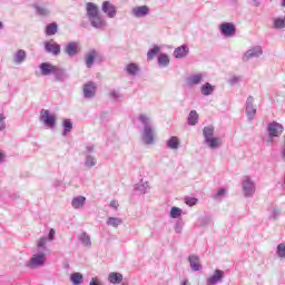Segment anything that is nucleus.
I'll list each match as a JSON object with an SVG mask.
<instances>
[{
	"instance_id": "f257e3e1",
	"label": "nucleus",
	"mask_w": 285,
	"mask_h": 285,
	"mask_svg": "<svg viewBox=\"0 0 285 285\" xmlns=\"http://www.w3.org/2000/svg\"><path fill=\"white\" fill-rule=\"evenodd\" d=\"M86 10H87V19L90 26L95 28V30H99L100 32H104V30H107L108 21L106 20V18L101 16V13H99V7H97V4L92 2H88L86 4Z\"/></svg>"
},
{
	"instance_id": "f03ea898",
	"label": "nucleus",
	"mask_w": 285,
	"mask_h": 285,
	"mask_svg": "<svg viewBox=\"0 0 285 285\" xmlns=\"http://www.w3.org/2000/svg\"><path fill=\"white\" fill-rule=\"evenodd\" d=\"M137 119L142 125V144H145L146 146H153V144H155V127H153L150 118L145 114H139Z\"/></svg>"
},
{
	"instance_id": "7ed1b4c3",
	"label": "nucleus",
	"mask_w": 285,
	"mask_h": 285,
	"mask_svg": "<svg viewBox=\"0 0 285 285\" xmlns=\"http://www.w3.org/2000/svg\"><path fill=\"white\" fill-rule=\"evenodd\" d=\"M204 142L210 150H217L222 146L219 138L215 137V127L213 125L203 128Z\"/></svg>"
},
{
	"instance_id": "20e7f679",
	"label": "nucleus",
	"mask_w": 285,
	"mask_h": 285,
	"mask_svg": "<svg viewBox=\"0 0 285 285\" xmlns=\"http://www.w3.org/2000/svg\"><path fill=\"white\" fill-rule=\"evenodd\" d=\"M266 132L268 144H273L275 139L282 137V134L284 132V125L277 121L268 122L266 127Z\"/></svg>"
},
{
	"instance_id": "39448f33",
	"label": "nucleus",
	"mask_w": 285,
	"mask_h": 285,
	"mask_svg": "<svg viewBox=\"0 0 285 285\" xmlns=\"http://www.w3.org/2000/svg\"><path fill=\"white\" fill-rule=\"evenodd\" d=\"M40 121L43 124L45 128L55 130V128H57V114L50 112L49 109H41Z\"/></svg>"
},
{
	"instance_id": "423d86ee",
	"label": "nucleus",
	"mask_w": 285,
	"mask_h": 285,
	"mask_svg": "<svg viewBox=\"0 0 285 285\" xmlns=\"http://www.w3.org/2000/svg\"><path fill=\"white\" fill-rule=\"evenodd\" d=\"M46 265V253L38 252L31 256V258L26 263L28 268H39V266Z\"/></svg>"
},
{
	"instance_id": "0eeeda50",
	"label": "nucleus",
	"mask_w": 285,
	"mask_h": 285,
	"mask_svg": "<svg viewBox=\"0 0 285 285\" xmlns=\"http://www.w3.org/2000/svg\"><path fill=\"white\" fill-rule=\"evenodd\" d=\"M255 181L250 176H245L243 179V195L244 197H253L255 195Z\"/></svg>"
},
{
	"instance_id": "6e6552de",
	"label": "nucleus",
	"mask_w": 285,
	"mask_h": 285,
	"mask_svg": "<svg viewBox=\"0 0 285 285\" xmlns=\"http://www.w3.org/2000/svg\"><path fill=\"white\" fill-rule=\"evenodd\" d=\"M131 17L135 19H146V17L150 16V7L144 6H136L130 11Z\"/></svg>"
},
{
	"instance_id": "1a4fd4ad",
	"label": "nucleus",
	"mask_w": 285,
	"mask_h": 285,
	"mask_svg": "<svg viewBox=\"0 0 285 285\" xmlns=\"http://www.w3.org/2000/svg\"><path fill=\"white\" fill-rule=\"evenodd\" d=\"M63 52L67 57H77L81 52V45L77 41H70L63 47Z\"/></svg>"
},
{
	"instance_id": "9d476101",
	"label": "nucleus",
	"mask_w": 285,
	"mask_h": 285,
	"mask_svg": "<svg viewBox=\"0 0 285 285\" xmlns=\"http://www.w3.org/2000/svg\"><path fill=\"white\" fill-rule=\"evenodd\" d=\"M262 55H264V50L261 46L252 47L244 53L243 61H250V59L262 57Z\"/></svg>"
},
{
	"instance_id": "9b49d317",
	"label": "nucleus",
	"mask_w": 285,
	"mask_h": 285,
	"mask_svg": "<svg viewBox=\"0 0 285 285\" xmlns=\"http://www.w3.org/2000/svg\"><path fill=\"white\" fill-rule=\"evenodd\" d=\"M45 50L49 55H53L55 57H59L61 55V46L57 43L55 40H49L45 42Z\"/></svg>"
},
{
	"instance_id": "f8f14e48",
	"label": "nucleus",
	"mask_w": 285,
	"mask_h": 285,
	"mask_svg": "<svg viewBox=\"0 0 285 285\" xmlns=\"http://www.w3.org/2000/svg\"><path fill=\"white\" fill-rule=\"evenodd\" d=\"M101 10L104 14L108 17V19H115L117 17V7L112 4L110 1H104Z\"/></svg>"
},
{
	"instance_id": "ddd939ff",
	"label": "nucleus",
	"mask_w": 285,
	"mask_h": 285,
	"mask_svg": "<svg viewBox=\"0 0 285 285\" xmlns=\"http://www.w3.org/2000/svg\"><path fill=\"white\" fill-rule=\"evenodd\" d=\"M219 30H220V33L223 35V37H227V38L235 37V35L237 32V28L232 22L222 23L219 27Z\"/></svg>"
},
{
	"instance_id": "4468645a",
	"label": "nucleus",
	"mask_w": 285,
	"mask_h": 285,
	"mask_svg": "<svg viewBox=\"0 0 285 285\" xmlns=\"http://www.w3.org/2000/svg\"><path fill=\"white\" fill-rule=\"evenodd\" d=\"M82 92L85 99H92L97 95V85L94 81H88L83 85Z\"/></svg>"
},
{
	"instance_id": "2eb2a0df",
	"label": "nucleus",
	"mask_w": 285,
	"mask_h": 285,
	"mask_svg": "<svg viewBox=\"0 0 285 285\" xmlns=\"http://www.w3.org/2000/svg\"><path fill=\"white\" fill-rule=\"evenodd\" d=\"M224 277H226V275L224 274V271L215 269L213 275L206 278V284L207 285L219 284V282H224Z\"/></svg>"
},
{
	"instance_id": "dca6fc26",
	"label": "nucleus",
	"mask_w": 285,
	"mask_h": 285,
	"mask_svg": "<svg viewBox=\"0 0 285 285\" xmlns=\"http://www.w3.org/2000/svg\"><path fill=\"white\" fill-rule=\"evenodd\" d=\"M202 81H204V73L202 72L190 75L185 79V82L189 88H194V86H199Z\"/></svg>"
},
{
	"instance_id": "f3484780",
	"label": "nucleus",
	"mask_w": 285,
	"mask_h": 285,
	"mask_svg": "<svg viewBox=\"0 0 285 285\" xmlns=\"http://www.w3.org/2000/svg\"><path fill=\"white\" fill-rule=\"evenodd\" d=\"M61 127H62L61 137H68V135L72 132V129L75 128V124L72 122V119L63 118Z\"/></svg>"
},
{
	"instance_id": "a211bd4d",
	"label": "nucleus",
	"mask_w": 285,
	"mask_h": 285,
	"mask_svg": "<svg viewBox=\"0 0 285 285\" xmlns=\"http://www.w3.org/2000/svg\"><path fill=\"white\" fill-rule=\"evenodd\" d=\"M187 262L189 263V266L194 273H198V271H202L203 266L197 255L195 254L189 255L187 258Z\"/></svg>"
},
{
	"instance_id": "6ab92c4d",
	"label": "nucleus",
	"mask_w": 285,
	"mask_h": 285,
	"mask_svg": "<svg viewBox=\"0 0 285 285\" xmlns=\"http://www.w3.org/2000/svg\"><path fill=\"white\" fill-rule=\"evenodd\" d=\"M39 68H40V75H42V77H48L50 75H53L57 66H55L50 62H42L39 65Z\"/></svg>"
},
{
	"instance_id": "aec40b11",
	"label": "nucleus",
	"mask_w": 285,
	"mask_h": 285,
	"mask_svg": "<svg viewBox=\"0 0 285 285\" xmlns=\"http://www.w3.org/2000/svg\"><path fill=\"white\" fill-rule=\"evenodd\" d=\"M188 52H190L188 45H183L174 50V57L175 59H184V57H188Z\"/></svg>"
},
{
	"instance_id": "412c9836",
	"label": "nucleus",
	"mask_w": 285,
	"mask_h": 285,
	"mask_svg": "<svg viewBox=\"0 0 285 285\" xmlns=\"http://www.w3.org/2000/svg\"><path fill=\"white\" fill-rule=\"evenodd\" d=\"M181 145V141L179 140V137L171 136L166 141V146L169 150H179V146Z\"/></svg>"
},
{
	"instance_id": "4be33fe9",
	"label": "nucleus",
	"mask_w": 285,
	"mask_h": 285,
	"mask_svg": "<svg viewBox=\"0 0 285 285\" xmlns=\"http://www.w3.org/2000/svg\"><path fill=\"white\" fill-rule=\"evenodd\" d=\"M200 95H203V97H210V95H215V86L210 82H205L200 86Z\"/></svg>"
},
{
	"instance_id": "5701e85b",
	"label": "nucleus",
	"mask_w": 285,
	"mask_h": 285,
	"mask_svg": "<svg viewBox=\"0 0 285 285\" xmlns=\"http://www.w3.org/2000/svg\"><path fill=\"white\" fill-rule=\"evenodd\" d=\"M108 282L109 284H121L124 282V275L119 272H111L108 275Z\"/></svg>"
},
{
	"instance_id": "b1692460",
	"label": "nucleus",
	"mask_w": 285,
	"mask_h": 285,
	"mask_svg": "<svg viewBox=\"0 0 285 285\" xmlns=\"http://www.w3.org/2000/svg\"><path fill=\"white\" fill-rule=\"evenodd\" d=\"M33 10L38 17H50V9L47 6H41L39 3L33 4Z\"/></svg>"
},
{
	"instance_id": "393cba45",
	"label": "nucleus",
	"mask_w": 285,
	"mask_h": 285,
	"mask_svg": "<svg viewBox=\"0 0 285 285\" xmlns=\"http://www.w3.org/2000/svg\"><path fill=\"white\" fill-rule=\"evenodd\" d=\"M26 57H28V55L26 53V50L19 49L13 55V63H16L17 66H21V63H23V61H26Z\"/></svg>"
},
{
	"instance_id": "a878e982",
	"label": "nucleus",
	"mask_w": 285,
	"mask_h": 285,
	"mask_svg": "<svg viewBox=\"0 0 285 285\" xmlns=\"http://www.w3.org/2000/svg\"><path fill=\"white\" fill-rule=\"evenodd\" d=\"M95 59H97L96 50H91L85 56V63L87 68H92V66H95Z\"/></svg>"
},
{
	"instance_id": "bb28decb",
	"label": "nucleus",
	"mask_w": 285,
	"mask_h": 285,
	"mask_svg": "<svg viewBox=\"0 0 285 285\" xmlns=\"http://www.w3.org/2000/svg\"><path fill=\"white\" fill-rule=\"evenodd\" d=\"M71 206L76 210H78V208H83V206H86V197L85 196L73 197L72 200H71Z\"/></svg>"
},
{
	"instance_id": "cd10ccee",
	"label": "nucleus",
	"mask_w": 285,
	"mask_h": 285,
	"mask_svg": "<svg viewBox=\"0 0 285 285\" xmlns=\"http://www.w3.org/2000/svg\"><path fill=\"white\" fill-rule=\"evenodd\" d=\"M53 77L56 79V81H66V79H68V73H66V70L56 67V69H53Z\"/></svg>"
},
{
	"instance_id": "c85d7f7f",
	"label": "nucleus",
	"mask_w": 285,
	"mask_h": 285,
	"mask_svg": "<svg viewBox=\"0 0 285 285\" xmlns=\"http://www.w3.org/2000/svg\"><path fill=\"white\" fill-rule=\"evenodd\" d=\"M69 279L72 285H81L83 284V274L79 272H73L70 274Z\"/></svg>"
},
{
	"instance_id": "c756f323",
	"label": "nucleus",
	"mask_w": 285,
	"mask_h": 285,
	"mask_svg": "<svg viewBox=\"0 0 285 285\" xmlns=\"http://www.w3.org/2000/svg\"><path fill=\"white\" fill-rule=\"evenodd\" d=\"M148 181L144 183V179H141L140 183L134 186V190H136V193H140L141 195H146L148 193Z\"/></svg>"
},
{
	"instance_id": "7c9ffc66",
	"label": "nucleus",
	"mask_w": 285,
	"mask_h": 285,
	"mask_svg": "<svg viewBox=\"0 0 285 285\" xmlns=\"http://www.w3.org/2000/svg\"><path fill=\"white\" fill-rule=\"evenodd\" d=\"M158 66L159 68H168L170 66V57L166 53L158 55Z\"/></svg>"
},
{
	"instance_id": "2f4dec72",
	"label": "nucleus",
	"mask_w": 285,
	"mask_h": 285,
	"mask_svg": "<svg viewBox=\"0 0 285 285\" xmlns=\"http://www.w3.org/2000/svg\"><path fill=\"white\" fill-rule=\"evenodd\" d=\"M198 122H199V114H197V110H191L187 117L188 126H197Z\"/></svg>"
},
{
	"instance_id": "473e14b6",
	"label": "nucleus",
	"mask_w": 285,
	"mask_h": 285,
	"mask_svg": "<svg viewBox=\"0 0 285 285\" xmlns=\"http://www.w3.org/2000/svg\"><path fill=\"white\" fill-rule=\"evenodd\" d=\"M124 224V220L119 217L110 216L107 218L106 225L111 226L112 228H119Z\"/></svg>"
},
{
	"instance_id": "72a5a7b5",
	"label": "nucleus",
	"mask_w": 285,
	"mask_h": 285,
	"mask_svg": "<svg viewBox=\"0 0 285 285\" xmlns=\"http://www.w3.org/2000/svg\"><path fill=\"white\" fill-rule=\"evenodd\" d=\"M78 239L82 244V246H86V248H90L92 246V242L90 240V236L86 232H82L80 234V236L78 237Z\"/></svg>"
},
{
	"instance_id": "f704fd0d",
	"label": "nucleus",
	"mask_w": 285,
	"mask_h": 285,
	"mask_svg": "<svg viewBox=\"0 0 285 285\" xmlns=\"http://www.w3.org/2000/svg\"><path fill=\"white\" fill-rule=\"evenodd\" d=\"M108 97L111 101H122L124 99V95H121L119 89H112L109 91Z\"/></svg>"
},
{
	"instance_id": "c9c22d12",
	"label": "nucleus",
	"mask_w": 285,
	"mask_h": 285,
	"mask_svg": "<svg viewBox=\"0 0 285 285\" xmlns=\"http://www.w3.org/2000/svg\"><path fill=\"white\" fill-rule=\"evenodd\" d=\"M57 30H59V26L57 24V22H52V23L47 24L45 32H46L47 37H52V36H55Z\"/></svg>"
},
{
	"instance_id": "e433bc0d",
	"label": "nucleus",
	"mask_w": 285,
	"mask_h": 285,
	"mask_svg": "<svg viewBox=\"0 0 285 285\" xmlns=\"http://www.w3.org/2000/svg\"><path fill=\"white\" fill-rule=\"evenodd\" d=\"M158 52H161V48H159V46H154L151 49H149L147 52V61H153V59L157 57Z\"/></svg>"
},
{
	"instance_id": "4c0bfd02",
	"label": "nucleus",
	"mask_w": 285,
	"mask_h": 285,
	"mask_svg": "<svg viewBox=\"0 0 285 285\" xmlns=\"http://www.w3.org/2000/svg\"><path fill=\"white\" fill-rule=\"evenodd\" d=\"M127 75H130L131 77H135L139 72V67L136 63H129L126 67Z\"/></svg>"
},
{
	"instance_id": "58836bf2",
	"label": "nucleus",
	"mask_w": 285,
	"mask_h": 285,
	"mask_svg": "<svg viewBox=\"0 0 285 285\" xmlns=\"http://www.w3.org/2000/svg\"><path fill=\"white\" fill-rule=\"evenodd\" d=\"M181 213H184V210H181V208L174 206L170 208L169 217L171 219H179V217H181Z\"/></svg>"
},
{
	"instance_id": "ea45409f",
	"label": "nucleus",
	"mask_w": 285,
	"mask_h": 285,
	"mask_svg": "<svg viewBox=\"0 0 285 285\" xmlns=\"http://www.w3.org/2000/svg\"><path fill=\"white\" fill-rule=\"evenodd\" d=\"M85 166H86V168H92V167L97 166V158H95L91 155H87L86 160H85Z\"/></svg>"
},
{
	"instance_id": "a19ab883",
	"label": "nucleus",
	"mask_w": 285,
	"mask_h": 285,
	"mask_svg": "<svg viewBox=\"0 0 285 285\" xmlns=\"http://www.w3.org/2000/svg\"><path fill=\"white\" fill-rule=\"evenodd\" d=\"M245 115H246L248 121H254L255 116L257 115V108H246Z\"/></svg>"
},
{
	"instance_id": "79ce46f5",
	"label": "nucleus",
	"mask_w": 285,
	"mask_h": 285,
	"mask_svg": "<svg viewBox=\"0 0 285 285\" xmlns=\"http://www.w3.org/2000/svg\"><path fill=\"white\" fill-rule=\"evenodd\" d=\"M276 255L281 259H285V243H281L276 247Z\"/></svg>"
},
{
	"instance_id": "37998d69",
	"label": "nucleus",
	"mask_w": 285,
	"mask_h": 285,
	"mask_svg": "<svg viewBox=\"0 0 285 285\" xmlns=\"http://www.w3.org/2000/svg\"><path fill=\"white\" fill-rule=\"evenodd\" d=\"M48 244V238H46L45 236L40 237V239L37 243V248L39 250H48V248L46 247V245Z\"/></svg>"
},
{
	"instance_id": "c03bdc74",
	"label": "nucleus",
	"mask_w": 285,
	"mask_h": 285,
	"mask_svg": "<svg viewBox=\"0 0 285 285\" xmlns=\"http://www.w3.org/2000/svg\"><path fill=\"white\" fill-rule=\"evenodd\" d=\"M198 202L199 199H197L196 197H190V196L185 197V204L187 206H197Z\"/></svg>"
},
{
	"instance_id": "a18cd8bd",
	"label": "nucleus",
	"mask_w": 285,
	"mask_h": 285,
	"mask_svg": "<svg viewBox=\"0 0 285 285\" xmlns=\"http://www.w3.org/2000/svg\"><path fill=\"white\" fill-rule=\"evenodd\" d=\"M239 81H242V76H232L228 79L229 86H237V83H239Z\"/></svg>"
},
{
	"instance_id": "49530a36",
	"label": "nucleus",
	"mask_w": 285,
	"mask_h": 285,
	"mask_svg": "<svg viewBox=\"0 0 285 285\" xmlns=\"http://www.w3.org/2000/svg\"><path fill=\"white\" fill-rule=\"evenodd\" d=\"M226 195V188L220 187L216 194L213 195L214 199H222Z\"/></svg>"
},
{
	"instance_id": "de8ad7c7",
	"label": "nucleus",
	"mask_w": 285,
	"mask_h": 285,
	"mask_svg": "<svg viewBox=\"0 0 285 285\" xmlns=\"http://www.w3.org/2000/svg\"><path fill=\"white\" fill-rule=\"evenodd\" d=\"M55 235H57V232L55 228H50L48 235L43 237H46L48 242H55Z\"/></svg>"
},
{
	"instance_id": "09e8293b",
	"label": "nucleus",
	"mask_w": 285,
	"mask_h": 285,
	"mask_svg": "<svg viewBox=\"0 0 285 285\" xmlns=\"http://www.w3.org/2000/svg\"><path fill=\"white\" fill-rule=\"evenodd\" d=\"M213 222V218H210V216H204L202 219H200V224L203 226H210V223Z\"/></svg>"
},
{
	"instance_id": "8fccbe9b",
	"label": "nucleus",
	"mask_w": 285,
	"mask_h": 285,
	"mask_svg": "<svg viewBox=\"0 0 285 285\" xmlns=\"http://www.w3.org/2000/svg\"><path fill=\"white\" fill-rule=\"evenodd\" d=\"M3 130H6V116L0 114V132H3Z\"/></svg>"
},
{
	"instance_id": "3c124183",
	"label": "nucleus",
	"mask_w": 285,
	"mask_h": 285,
	"mask_svg": "<svg viewBox=\"0 0 285 285\" xmlns=\"http://www.w3.org/2000/svg\"><path fill=\"white\" fill-rule=\"evenodd\" d=\"M174 228H175V233H177V235H179L184 228V226L181 225V220H177L175 223Z\"/></svg>"
},
{
	"instance_id": "603ef678",
	"label": "nucleus",
	"mask_w": 285,
	"mask_h": 285,
	"mask_svg": "<svg viewBox=\"0 0 285 285\" xmlns=\"http://www.w3.org/2000/svg\"><path fill=\"white\" fill-rule=\"evenodd\" d=\"M277 217H279V209L278 208H274L269 215L271 219H277Z\"/></svg>"
},
{
	"instance_id": "864d4df0",
	"label": "nucleus",
	"mask_w": 285,
	"mask_h": 285,
	"mask_svg": "<svg viewBox=\"0 0 285 285\" xmlns=\"http://www.w3.org/2000/svg\"><path fill=\"white\" fill-rule=\"evenodd\" d=\"M254 101H255V98L253 96H249L246 100V108H253Z\"/></svg>"
},
{
	"instance_id": "5fc2aeb1",
	"label": "nucleus",
	"mask_w": 285,
	"mask_h": 285,
	"mask_svg": "<svg viewBox=\"0 0 285 285\" xmlns=\"http://www.w3.org/2000/svg\"><path fill=\"white\" fill-rule=\"evenodd\" d=\"M89 285H104L97 277H92L91 281L89 282Z\"/></svg>"
},
{
	"instance_id": "6e6d98bb",
	"label": "nucleus",
	"mask_w": 285,
	"mask_h": 285,
	"mask_svg": "<svg viewBox=\"0 0 285 285\" xmlns=\"http://www.w3.org/2000/svg\"><path fill=\"white\" fill-rule=\"evenodd\" d=\"M91 153H95V146H92V145L91 146H87L86 147V154L90 155Z\"/></svg>"
},
{
	"instance_id": "4d7b16f0",
	"label": "nucleus",
	"mask_w": 285,
	"mask_h": 285,
	"mask_svg": "<svg viewBox=\"0 0 285 285\" xmlns=\"http://www.w3.org/2000/svg\"><path fill=\"white\" fill-rule=\"evenodd\" d=\"M63 181L59 180V179H56L53 181V188H60V186H62Z\"/></svg>"
},
{
	"instance_id": "13d9d810",
	"label": "nucleus",
	"mask_w": 285,
	"mask_h": 285,
	"mask_svg": "<svg viewBox=\"0 0 285 285\" xmlns=\"http://www.w3.org/2000/svg\"><path fill=\"white\" fill-rule=\"evenodd\" d=\"M110 207L111 208H119V203H117V200H111L110 202Z\"/></svg>"
},
{
	"instance_id": "bf43d9fd",
	"label": "nucleus",
	"mask_w": 285,
	"mask_h": 285,
	"mask_svg": "<svg viewBox=\"0 0 285 285\" xmlns=\"http://www.w3.org/2000/svg\"><path fill=\"white\" fill-rule=\"evenodd\" d=\"M6 161V153L0 151V164H3Z\"/></svg>"
},
{
	"instance_id": "052dcab7",
	"label": "nucleus",
	"mask_w": 285,
	"mask_h": 285,
	"mask_svg": "<svg viewBox=\"0 0 285 285\" xmlns=\"http://www.w3.org/2000/svg\"><path fill=\"white\" fill-rule=\"evenodd\" d=\"M254 6H255L256 8H259V1H258V0H254Z\"/></svg>"
},
{
	"instance_id": "680f3d73",
	"label": "nucleus",
	"mask_w": 285,
	"mask_h": 285,
	"mask_svg": "<svg viewBox=\"0 0 285 285\" xmlns=\"http://www.w3.org/2000/svg\"><path fill=\"white\" fill-rule=\"evenodd\" d=\"M281 8H285V0H281Z\"/></svg>"
},
{
	"instance_id": "e2e57ef3",
	"label": "nucleus",
	"mask_w": 285,
	"mask_h": 285,
	"mask_svg": "<svg viewBox=\"0 0 285 285\" xmlns=\"http://www.w3.org/2000/svg\"><path fill=\"white\" fill-rule=\"evenodd\" d=\"M181 285H188V279H184V281L181 282Z\"/></svg>"
},
{
	"instance_id": "0e129e2a",
	"label": "nucleus",
	"mask_w": 285,
	"mask_h": 285,
	"mask_svg": "<svg viewBox=\"0 0 285 285\" xmlns=\"http://www.w3.org/2000/svg\"><path fill=\"white\" fill-rule=\"evenodd\" d=\"M106 117V112H102L101 115H100V119H104Z\"/></svg>"
},
{
	"instance_id": "69168bd1",
	"label": "nucleus",
	"mask_w": 285,
	"mask_h": 285,
	"mask_svg": "<svg viewBox=\"0 0 285 285\" xmlns=\"http://www.w3.org/2000/svg\"><path fill=\"white\" fill-rule=\"evenodd\" d=\"M0 30H3V22L0 21Z\"/></svg>"
}]
</instances>
